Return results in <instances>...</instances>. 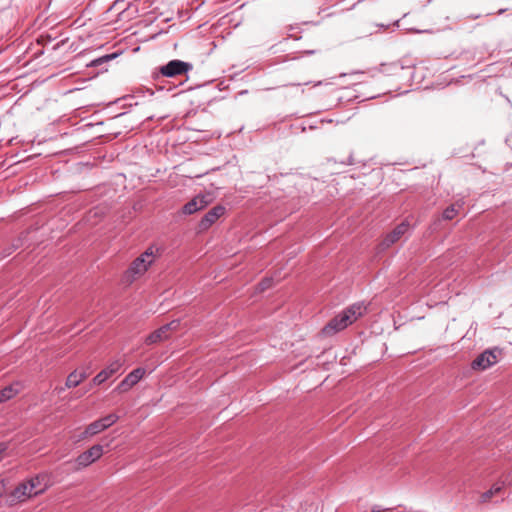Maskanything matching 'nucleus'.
<instances>
[{"label":"nucleus","instance_id":"nucleus-13","mask_svg":"<svg viewBox=\"0 0 512 512\" xmlns=\"http://www.w3.org/2000/svg\"><path fill=\"white\" fill-rule=\"evenodd\" d=\"M103 424L98 419L92 423H90L83 432L77 435L76 442H80L88 437H92L100 432L104 431Z\"/></svg>","mask_w":512,"mask_h":512},{"label":"nucleus","instance_id":"nucleus-24","mask_svg":"<svg viewBox=\"0 0 512 512\" xmlns=\"http://www.w3.org/2000/svg\"><path fill=\"white\" fill-rule=\"evenodd\" d=\"M372 512H392V510H390V509H383V510H377V511L373 510Z\"/></svg>","mask_w":512,"mask_h":512},{"label":"nucleus","instance_id":"nucleus-7","mask_svg":"<svg viewBox=\"0 0 512 512\" xmlns=\"http://www.w3.org/2000/svg\"><path fill=\"white\" fill-rule=\"evenodd\" d=\"M102 454L103 447L101 445H94L77 457V466L79 468L86 467L95 462L97 459H99L102 456Z\"/></svg>","mask_w":512,"mask_h":512},{"label":"nucleus","instance_id":"nucleus-5","mask_svg":"<svg viewBox=\"0 0 512 512\" xmlns=\"http://www.w3.org/2000/svg\"><path fill=\"white\" fill-rule=\"evenodd\" d=\"M34 497L28 480L19 483L9 494L10 504L22 503Z\"/></svg>","mask_w":512,"mask_h":512},{"label":"nucleus","instance_id":"nucleus-11","mask_svg":"<svg viewBox=\"0 0 512 512\" xmlns=\"http://www.w3.org/2000/svg\"><path fill=\"white\" fill-rule=\"evenodd\" d=\"M225 212V208L223 206H216L212 208L207 214L202 218L200 222V228L202 230L208 229L220 216H222Z\"/></svg>","mask_w":512,"mask_h":512},{"label":"nucleus","instance_id":"nucleus-14","mask_svg":"<svg viewBox=\"0 0 512 512\" xmlns=\"http://www.w3.org/2000/svg\"><path fill=\"white\" fill-rule=\"evenodd\" d=\"M88 377V373L86 371H78L74 370L71 372L65 382V386L67 388H73L78 386L82 381H84Z\"/></svg>","mask_w":512,"mask_h":512},{"label":"nucleus","instance_id":"nucleus-4","mask_svg":"<svg viewBox=\"0 0 512 512\" xmlns=\"http://www.w3.org/2000/svg\"><path fill=\"white\" fill-rule=\"evenodd\" d=\"M192 69L190 63L181 60H171L160 68V72L165 77H175L187 73Z\"/></svg>","mask_w":512,"mask_h":512},{"label":"nucleus","instance_id":"nucleus-3","mask_svg":"<svg viewBox=\"0 0 512 512\" xmlns=\"http://www.w3.org/2000/svg\"><path fill=\"white\" fill-rule=\"evenodd\" d=\"M179 325V320L171 321L170 323L160 327L159 329L149 334L145 339V343L147 345H152L167 340L170 336V332L177 330Z\"/></svg>","mask_w":512,"mask_h":512},{"label":"nucleus","instance_id":"nucleus-23","mask_svg":"<svg viewBox=\"0 0 512 512\" xmlns=\"http://www.w3.org/2000/svg\"><path fill=\"white\" fill-rule=\"evenodd\" d=\"M6 486V481L4 479L0 480V495L4 492Z\"/></svg>","mask_w":512,"mask_h":512},{"label":"nucleus","instance_id":"nucleus-16","mask_svg":"<svg viewBox=\"0 0 512 512\" xmlns=\"http://www.w3.org/2000/svg\"><path fill=\"white\" fill-rule=\"evenodd\" d=\"M503 486L501 484H494L489 490L481 494L480 500L485 503L488 502L493 496L501 492Z\"/></svg>","mask_w":512,"mask_h":512},{"label":"nucleus","instance_id":"nucleus-9","mask_svg":"<svg viewBox=\"0 0 512 512\" xmlns=\"http://www.w3.org/2000/svg\"><path fill=\"white\" fill-rule=\"evenodd\" d=\"M497 361L496 351L486 350L472 362V368L474 370H485L497 363Z\"/></svg>","mask_w":512,"mask_h":512},{"label":"nucleus","instance_id":"nucleus-10","mask_svg":"<svg viewBox=\"0 0 512 512\" xmlns=\"http://www.w3.org/2000/svg\"><path fill=\"white\" fill-rule=\"evenodd\" d=\"M211 200L212 198L209 194L197 195L191 201L184 205L183 212L185 214H193L198 210H201L204 207H206L211 202Z\"/></svg>","mask_w":512,"mask_h":512},{"label":"nucleus","instance_id":"nucleus-19","mask_svg":"<svg viewBox=\"0 0 512 512\" xmlns=\"http://www.w3.org/2000/svg\"><path fill=\"white\" fill-rule=\"evenodd\" d=\"M119 419V416L117 414H109L106 415L103 418H100L99 420L103 424V428L106 430L110 426H112L114 423H116Z\"/></svg>","mask_w":512,"mask_h":512},{"label":"nucleus","instance_id":"nucleus-20","mask_svg":"<svg viewBox=\"0 0 512 512\" xmlns=\"http://www.w3.org/2000/svg\"><path fill=\"white\" fill-rule=\"evenodd\" d=\"M134 385L125 377L117 386L116 390L120 393L128 391Z\"/></svg>","mask_w":512,"mask_h":512},{"label":"nucleus","instance_id":"nucleus-6","mask_svg":"<svg viewBox=\"0 0 512 512\" xmlns=\"http://www.w3.org/2000/svg\"><path fill=\"white\" fill-rule=\"evenodd\" d=\"M27 480L34 496L44 493L51 485L48 473H40Z\"/></svg>","mask_w":512,"mask_h":512},{"label":"nucleus","instance_id":"nucleus-12","mask_svg":"<svg viewBox=\"0 0 512 512\" xmlns=\"http://www.w3.org/2000/svg\"><path fill=\"white\" fill-rule=\"evenodd\" d=\"M408 227H409V225L407 223L403 222V223L399 224L391 233H389L385 237V239L383 240L381 245L384 248H387L390 245L394 244L401 238L402 235H404L406 233V231L408 230Z\"/></svg>","mask_w":512,"mask_h":512},{"label":"nucleus","instance_id":"nucleus-21","mask_svg":"<svg viewBox=\"0 0 512 512\" xmlns=\"http://www.w3.org/2000/svg\"><path fill=\"white\" fill-rule=\"evenodd\" d=\"M271 282H272V280H271V279H265V280H263V281L260 283V285H259L260 289H261L262 291H264L265 289L269 288V287L271 286Z\"/></svg>","mask_w":512,"mask_h":512},{"label":"nucleus","instance_id":"nucleus-17","mask_svg":"<svg viewBox=\"0 0 512 512\" xmlns=\"http://www.w3.org/2000/svg\"><path fill=\"white\" fill-rule=\"evenodd\" d=\"M462 205V202H456L455 204H452L449 207H447L443 212V219L452 220L456 216Z\"/></svg>","mask_w":512,"mask_h":512},{"label":"nucleus","instance_id":"nucleus-1","mask_svg":"<svg viewBox=\"0 0 512 512\" xmlns=\"http://www.w3.org/2000/svg\"><path fill=\"white\" fill-rule=\"evenodd\" d=\"M366 310L367 307L362 302L352 304L327 323L322 330L323 334L326 336H332L335 333L344 330L358 318L362 317Z\"/></svg>","mask_w":512,"mask_h":512},{"label":"nucleus","instance_id":"nucleus-8","mask_svg":"<svg viewBox=\"0 0 512 512\" xmlns=\"http://www.w3.org/2000/svg\"><path fill=\"white\" fill-rule=\"evenodd\" d=\"M123 365L121 359H116L110 362L103 370H101L92 380L94 385H101L111 376L117 373Z\"/></svg>","mask_w":512,"mask_h":512},{"label":"nucleus","instance_id":"nucleus-18","mask_svg":"<svg viewBox=\"0 0 512 512\" xmlns=\"http://www.w3.org/2000/svg\"><path fill=\"white\" fill-rule=\"evenodd\" d=\"M146 371L144 368H136L132 372H130L126 378L132 383L133 385L137 384L145 375Z\"/></svg>","mask_w":512,"mask_h":512},{"label":"nucleus","instance_id":"nucleus-15","mask_svg":"<svg viewBox=\"0 0 512 512\" xmlns=\"http://www.w3.org/2000/svg\"><path fill=\"white\" fill-rule=\"evenodd\" d=\"M20 385H10L0 391V403L7 401L19 393Z\"/></svg>","mask_w":512,"mask_h":512},{"label":"nucleus","instance_id":"nucleus-22","mask_svg":"<svg viewBox=\"0 0 512 512\" xmlns=\"http://www.w3.org/2000/svg\"><path fill=\"white\" fill-rule=\"evenodd\" d=\"M6 450H7V444L0 443V461L3 459L4 453Z\"/></svg>","mask_w":512,"mask_h":512},{"label":"nucleus","instance_id":"nucleus-2","mask_svg":"<svg viewBox=\"0 0 512 512\" xmlns=\"http://www.w3.org/2000/svg\"><path fill=\"white\" fill-rule=\"evenodd\" d=\"M156 251L154 247H149L143 254L136 258L126 272V276L131 280L143 275L148 267L154 262Z\"/></svg>","mask_w":512,"mask_h":512}]
</instances>
